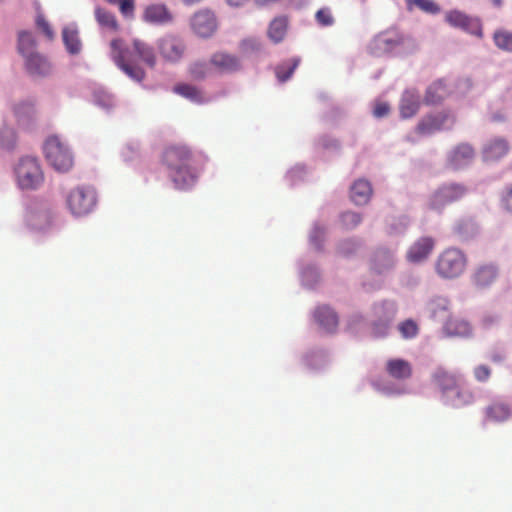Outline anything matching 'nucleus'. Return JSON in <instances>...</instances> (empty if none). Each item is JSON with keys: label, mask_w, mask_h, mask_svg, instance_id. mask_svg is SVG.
Wrapping results in <instances>:
<instances>
[{"label": "nucleus", "mask_w": 512, "mask_h": 512, "mask_svg": "<svg viewBox=\"0 0 512 512\" xmlns=\"http://www.w3.org/2000/svg\"><path fill=\"white\" fill-rule=\"evenodd\" d=\"M405 37L396 29H389L379 33L369 45L370 52L374 56H382L392 53L402 47Z\"/></svg>", "instance_id": "0eeeda50"}, {"label": "nucleus", "mask_w": 512, "mask_h": 512, "mask_svg": "<svg viewBox=\"0 0 512 512\" xmlns=\"http://www.w3.org/2000/svg\"><path fill=\"white\" fill-rule=\"evenodd\" d=\"M445 20L452 27L460 28L470 34L482 37V25L478 18L468 16L458 10H451L446 13Z\"/></svg>", "instance_id": "f8f14e48"}, {"label": "nucleus", "mask_w": 512, "mask_h": 512, "mask_svg": "<svg viewBox=\"0 0 512 512\" xmlns=\"http://www.w3.org/2000/svg\"><path fill=\"white\" fill-rule=\"evenodd\" d=\"M447 331L452 335L468 336L471 333V327L468 322L463 320H451L446 325Z\"/></svg>", "instance_id": "58836bf2"}, {"label": "nucleus", "mask_w": 512, "mask_h": 512, "mask_svg": "<svg viewBox=\"0 0 512 512\" xmlns=\"http://www.w3.org/2000/svg\"><path fill=\"white\" fill-rule=\"evenodd\" d=\"M316 21L319 25L327 27L334 24V17L329 8H321L315 14Z\"/></svg>", "instance_id": "c03bdc74"}, {"label": "nucleus", "mask_w": 512, "mask_h": 512, "mask_svg": "<svg viewBox=\"0 0 512 512\" xmlns=\"http://www.w3.org/2000/svg\"><path fill=\"white\" fill-rule=\"evenodd\" d=\"M503 205L512 212V185L506 190L502 198Z\"/></svg>", "instance_id": "603ef678"}, {"label": "nucleus", "mask_w": 512, "mask_h": 512, "mask_svg": "<svg viewBox=\"0 0 512 512\" xmlns=\"http://www.w3.org/2000/svg\"><path fill=\"white\" fill-rule=\"evenodd\" d=\"M348 252H349V251H346V250H344V249H343V253H344V254H348Z\"/></svg>", "instance_id": "052dcab7"}, {"label": "nucleus", "mask_w": 512, "mask_h": 512, "mask_svg": "<svg viewBox=\"0 0 512 512\" xmlns=\"http://www.w3.org/2000/svg\"><path fill=\"white\" fill-rule=\"evenodd\" d=\"M18 186L22 190H36L44 182V173L35 157H23L15 167Z\"/></svg>", "instance_id": "7ed1b4c3"}, {"label": "nucleus", "mask_w": 512, "mask_h": 512, "mask_svg": "<svg viewBox=\"0 0 512 512\" xmlns=\"http://www.w3.org/2000/svg\"><path fill=\"white\" fill-rule=\"evenodd\" d=\"M106 2H108L109 4H112L115 2V0H105Z\"/></svg>", "instance_id": "bf43d9fd"}, {"label": "nucleus", "mask_w": 512, "mask_h": 512, "mask_svg": "<svg viewBox=\"0 0 512 512\" xmlns=\"http://www.w3.org/2000/svg\"><path fill=\"white\" fill-rule=\"evenodd\" d=\"M44 152L49 164L57 171L66 172L73 166V156L68 146L57 136L46 140Z\"/></svg>", "instance_id": "20e7f679"}, {"label": "nucleus", "mask_w": 512, "mask_h": 512, "mask_svg": "<svg viewBox=\"0 0 512 512\" xmlns=\"http://www.w3.org/2000/svg\"><path fill=\"white\" fill-rule=\"evenodd\" d=\"M142 19L146 23L165 25L173 21V15L164 4H150L144 9Z\"/></svg>", "instance_id": "a211bd4d"}, {"label": "nucleus", "mask_w": 512, "mask_h": 512, "mask_svg": "<svg viewBox=\"0 0 512 512\" xmlns=\"http://www.w3.org/2000/svg\"><path fill=\"white\" fill-rule=\"evenodd\" d=\"M466 194V188L459 184H447L441 186L434 192L430 199V208L436 211H441L447 205H450Z\"/></svg>", "instance_id": "1a4fd4ad"}, {"label": "nucleus", "mask_w": 512, "mask_h": 512, "mask_svg": "<svg viewBox=\"0 0 512 512\" xmlns=\"http://www.w3.org/2000/svg\"><path fill=\"white\" fill-rule=\"evenodd\" d=\"M300 61L301 60L299 57H293V58L286 60V61L282 62L281 64H279L275 68V74H276V77L278 78V80L280 82L287 81L292 76L294 70L297 68Z\"/></svg>", "instance_id": "473e14b6"}, {"label": "nucleus", "mask_w": 512, "mask_h": 512, "mask_svg": "<svg viewBox=\"0 0 512 512\" xmlns=\"http://www.w3.org/2000/svg\"><path fill=\"white\" fill-rule=\"evenodd\" d=\"M14 114L20 124L28 123L35 114L34 105L31 102H21L14 107Z\"/></svg>", "instance_id": "f704fd0d"}, {"label": "nucleus", "mask_w": 512, "mask_h": 512, "mask_svg": "<svg viewBox=\"0 0 512 512\" xmlns=\"http://www.w3.org/2000/svg\"><path fill=\"white\" fill-rule=\"evenodd\" d=\"M449 119L450 115L445 112L435 115H427L418 122L415 129L416 133L422 136L431 135L444 128Z\"/></svg>", "instance_id": "f3484780"}, {"label": "nucleus", "mask_w": 512, "mask_h": 512, "mask_svg": "<svg viewBox=\"0 0 512 512\" xmlns=\"http://www.w3.org/2000/svg\"><path fill=\"white\" fill-rule=\"evenodd\" d=\"M192 157L190 148L184 144H171L163 150L161 161L178 189H186L196 180L191 167Z\"/></svg>", "instance_id": "f257e3e1"}, {"label": "nucleus", "mask_w": 512, "mask_h": 512, "mask_svg": "<svg viewBox=\"0 0 512 512\" xmlns=\"http://www.w3.org/2000/svg\"><path fill=\"white\" fill-rule=\"evenodd\" d=\"M508 151V142L503 138H495L484 147L483 157L486 161H496L505 156Z\"/></svg>", "instance_id": "5701e85b"}, {"label": "nucleus", "mask_w": 512, "mask_h": 512, "mask_svg": "<svg viewBox=\"0 0 512 512\" xmlns=\"http://www.w3.org/2000/svg\"><path fill=\"white\" fill-rule=\"evenodd\" d=\"M498 274V268L494 264H480L474 268L470 279L477 289H485L496 281Z\"/></svg>", "instance_id": "2eb2a0df"}, {"label": "nucleus", "mask_w": 512, "mask_h": 512, "mask_svg": "<svg viewBox=\"0 0 512 512\" xmlns=\"http://www.w3.org/2000/svg\"><path fill=\"white\" fill-rule=\"evenodd\" d=\"M247 1L248 0H227L229 5H231V6H240V5H243Z\"/></svg>", "instance_id": "5fc2aeb1"}, {"label": "nucleus", "mask_w": 512, "mask_h": 512, "mask_svg": "<svg viewBox=\"0 0 512 512\" xmlns=\"http://www.w3.org/2000/svg\"><path fill=\"white\" fill-rule=\"evenodd\" d=\"M374 269L382 272L384 269L392 267L394 260L393 255L389 251H380L375 255Z\"/></svg>", "instance_id": "a19ab883"}, {"label": "nucleus", "mask_w": 512, "mask_h": 512, "mask_svg": "<svg viewBox=\"0 0 512 512\" xmlns=\"http://www.w3.org/2000/svg\"><path fill=\"white\" fill-rule=\"evenodd\" d=\"M490 359L495 363H501L504 360V355L500 352L491 354Z\"/></svg>", "instance_id": "864d4df0"}, {"label": "nucleus", "mask_w": 512, "mask_h": 512, "mask_svg": "<svg viewBox=\"0 0 512 512\" xmlns=\"http://www.w3.org/2000/svg\"><path fill=\"white\" fill-rule=\"evenodd\" d=\"M25 67L32 76H46L51 71L50 63L37 52L25 58Z\"/></svg>", "instance_id": "aec40b11"}, {"label": "nucleus", "mask_w": 512, "mask_h": 512, "mask_svg": "<svg viewBox=\"0 0 512 512\" xmlns=\"http://www.w3.org/2000/svg\"><path fill=\"white\" fill-rule=\"evenodd\" d=\"M375 320L372 324L374 336L381 337L387 334L388 328L396 315V306L390 302L376 304L373 307Z\"/></svg>", "instance_id": "9d476101"}, {"label": "nucleus", "mask_w": 512, "mask_h": 512, "mask_svg": "<svg viewBox=\"0 0 512 512\" xmlns=\"http://www.w3.org/2000/svg\"><path fill=\"white\" fill-rule=\"evenodd\" d=\"M191 28L200 37L212 36L217 29V20L214 13L209 10L196 12L191 18Z\"/></svg>", "instance_id": "ddd939ff"}, {"label": "nucleus", "mask_w": 512, "mask_h": 512, "mask_svg": "<svg viewBox=\"0 0 512 512\" xmlns=\"http://www.w3.org/2000/svg\"><path fill=\"white\" fill-rule=\"evenodd\" d=\"M112 5H117L120 14L126 19H133L135 17L136 0H115Z\"/></svg>", "instance_id": "ea45409f"}, {"label": "nucleus", "mask_w": 512, "mask_h": 512, "mask_svg": "<svg viewBox=\"0 0 512 512\" xmlns=\"http://www.w3.org/2000/svg\"><path fill=\"white\" fill-rule=\"evenodd\" d=\"M133 47L139 58L142 59L148 66L154 67L156 64V57L153 48L140 40L133 41Z\"/></svg>", "instance_id": "72a5a7b5"}, {"label": "nucleus", "mask_w": 512, "mask_h": 512, "mask_svg": "<svg viewBox=\"0 0 512 512\" xmlns=\"http://www.w3.org/2000/svg\"><path fill=\"white\" fill-rule=\"evenodd\" d=\"M16 140V133L12 128L5 127L0 131V145L4 149L14 148Z\"/></svg>", "instance_id": "37998d69"}, {"label": "nucleus", "mask_w": 512, "mask_h": 512, "mask_svg": "<svg viewBox=\"0 0 512 512\" xmlns=\"http://www.w3.org/2000/svg\"><path fill=\"white\" fill-rule=\"evenodd\" d=\"M371 195L372 187L366 180L359 179L351 186L350 198L356 205H364L368 203Z\"/></svg>", "instance_id": "b1692460"}, {"label": "nucleus", "mask_w": 512, "mask_h": 512, "mask_svg": "<svg viewBox=\"0 0 512 512\" xmlns=\"http://www.w3.org/2000/svg\"><path fill=\"white\" fill-rule=\"evenodd\" d=\"M289 20L286 16L274 18L268 27V37L274 43L283 41L288 30Z\"/></svg>", "instance_id": "bb28decb"}, {"label": "nucleus", "mask_w": 512, "mask_h": 512, "mask_svg": "<svg viewBox=\"0 0 512 512\" xmlns=\"http://www.w3.org/2000/svg\"><path fill=\"white\" fill-rule=\"evenodd\" d=\"M467 266L466 255L458 248L444 249L434 263L435 272L442 279H455Z\"/></svg>", "instance_id": "f03ea898"}, {"label": "nucleus", "mask_w": 512, "mask_h": 512, "mask_svg": "<svg viewBox=\"0 0 512 512\" xmlns=\"http://www.w3.org/2000/svg\"><path fill=\"white\" fill-rule=\"evenodd\" d=\"M248 44L254 45V44H256V42L252 41V40H246L243 42V45H248Z\"/></svg>", "instance_id": "13d9d810"}, {"label": "nucleus", "mask_w": 512, "mask_h": 512, "mask_svg": "<svg viewBox=\"0 0 512 512\" xmlns=\"http://www.w3.org/2000/svg\"><path fill=\"white\" fill-rule=\"evenodd\" d=\"M431 382L445 400L450 393L459 387L461 378L458 374L444 367H437L431 374Z\"/></svg>", "instance_id": "9b49d317"}, {"label": "nucleus", "mask_w": 512, "mask_h": 512, "mask_svg": "<svg viewBox=\"0 0 512 512\" xmlns=\"http://www.w3.org/2000/svg\"><path fill=\"white\" fill-rule=\"evenodd\" d=\"M173 92L190 100L194 103H202L204 101L203 94L199 88L187 83H179L173 87Z\"/></svg>", "instance_id": "c756f323"}, {"label": "nucleus", "mask_w": 512, "mask_h": 512, "mask_svg": "<svg viewBox=\"0 0 512 512\" xmlns=\"http://www.w3.org/2000/svg\"><path fill=\"white\" fill-rule=\"evenodd\" d=\"M454 230L457 234L462 235L463 234V223L460 222L455 225Z\"/></svg>", "instance_id": "6e6d98bb"}, {"label": "nucleus", "mask_w": 512, "mask_h": 512, "mask_svg": "<svg viewBox=\"0 0 512 512\" xmlns=\"http://www.w3.org/2000/svg\"><path fill=\"white\" fill-rule=\"evenodd\" d=\"M361 220V216L355 212L348 211L341 215V223L346 229H352L356 227L361 222Z\"/></svg>", "instance_id": "a18cd8bd"}, {"label": "nucleus", "mask_w": 512, "mask_h": 512, "mask_svg": "<svg viewBox=\"0 0 512 512\" xmlns=\"http://www.w3.org/2000/svg\"><path fill=\"white\" fill-rule=\"evenodd\" d=\"M110 47L111 57L115 64L130 78L142 81L145 77V72L142 68L132 63L130 52L125 47L124 41L120 38L113 39Z\"/></svg>", "instance_id": "39448f33"}, {"label": "nucleus", "mask_w": 512, "mask_h": 512, "mask_svg": "<svg viewBox=\"0 0 512 512\" xmlns=\"http://www.w3.org/2000/svg\"><path fill=\"white\" fill-rule=\"evenodd\" d=\"M510 415V408L502 402H494L485 409L486 419L492 422L506 421Z\"/></svg>", "instance_id": "cd10ccee"}, {"label": "nucleus", "mask_w": 512, "mask_h": 512, "mask_svg": "<svg viewBox=\"0 0 512 512\" xmlns=\"http://www.w3.org/2000/svg\"><path fill=\"white\" fill-rule=\"evenodd\" d=\"M36 24L39 29L47 36L48 39L53 38V31L49 26L48 22L45 20L44 16L41 14L37 15Z\"/></svg>", "instance_id": "09e8293b"}, {"label": "nucleus", "mask_w": 512, "mask_h": 512, "mask_svg": "<svg viewBox=\"0 0 512 512\" xmlns=\"http://www.w3.org/2000/svg\"><path fill=\"white\" fill-rule=\"evenodd\" d=\"M212 70L213 68L210 65V61H195L189 66V74L195 80L205 79Z\"/></svg>", "instance_id": "e433bc0d"}, {"label": "nucleus", "mask_w": 512, "mask_h": 512, "mask_svg": "<svg viewBox=\"0 0 512 512\" xmlns=\"http://www.w3.org/2000/svg\"><path fill=\"white\" fill-rule=\"evenodd\" d=\"M452 393L453 395H449L445 399V402L454 408H462L474 402L473 392L467 388H464L461 382L459 383V387Z\"/></svg>", "instance_id": "a878e982"}, {"label": "nucleus", "mask_w": 512, "mask_h": 512, "mask_svg": "<svg viewBox=\"0 0 512 512\" xmlns=\"http://www.w3.org/2000/svg\"><path fill=\"white\" fill-rule=\"evenodd\" d=\"M386 371L393 379L406 380L412 375V366L404 359H390L386 363Z\"/></svg>", "instance_id": "412c9836"}, {"label": "nucleus", "mask_w": 512, "mask_h": 512, "mask_svg": "<svg viewBox=\"0 0 512 512\" xmlns=\"http://www.w3.org/2000/svg\"><path fill=\"white\" fill-rule=\"evenodd\" d=\"M35 39L31 32L21 31L18 34V51L24 57L27 58L29 55L36 53L35 50Z\"/></svg>", "instance_id": "2f4dec72"}, {"label": "nucleus", "mask_w": 512, "mask_h": 512, "mask_svg": "<svg viewBox=\"0 0 512 512\" xmlns=\"http://www.w3.org/2000/svg\"><path fill=\"white\" fill-rule=\"evenodd\" d=\"M492 3L497 6V7H500L501 4H502V0H492Z\"/></svg>", "instance_id": "4d7b16f0"}, {"label": "nucleus", "mask_w": 512, "mask_h": 512, "mask_svg": "<svg viewBox=\"0 0 512 512\" xmlns=\"http://www.w3.org/2000/svg\"><path fill=\"white\" fill-rule=\"evenodd\" d=\"M399 331L404 338H413L418 334V326L412 320H406L399 325Z\"/></svg>", "instance_id": "49530a36"}, {"label": "nucleus", "mask_w": 512, "mask_h": 512, "mask_svg": "<svg viewBox=\"0 0 512 512\" xmlns=\"http://www.w3.org/2000/svg\"><path fill=\"white\" fill-rule=\"evenodd\" d=\"M474 158V150L468 144H460L451 152L449 163L454 169L469 164Z\"/></svg>", "instance_id": "4be33fe9"}, {"label": "nucleus", "mask_w": 512, "mask_h": 512, "mask_svg": "<svg viewBox=\"0 0 512 512\" xmlns=\"http://www.w3.org/2000/svg\"><path fill=\"white\" fill-rule=\"evenodd\" d=\"M210 65L218 73H233L241 68V63L237 56L222 51L212 54Z\"/></svg>", "instance_id": "dca6fc26"}, {"label": "nucleus", "mask_w": 512, "mask_h": 512, "mask_svg": "<svg viewBox=\"0 0 512 512\" xmlns=\"http://www.w3.org/2000/svg\"><path fill=\"white\" fill-rule=\"evenodd\" d=\"M408 6L410 9L412 6H416L420 10L430 14H436L440 11L439 6L432 0H408Z\"/></svg>", "instance_id": "79ce46f5"}, {"label": "nucleus", "mask_w": 512, "mask_h": 512, "mask_svg": "<svg viewBox=\"0 0 512 512\" xmlns=\"http://www.w3.org/2000/svg\"><path fill=\"white\" fill-rule=\"evenodd\" d=\"M446 96V89L442 82L432 84L426 91L425 102L427 104H437Z\"/></svg>", "instance_id": "c9c22d12"}, {"label": "nucleus", "mask_w": 512, "mask_h": 512, "mask_svg": "<svg viewBox=\"0 0 512 512\" xmlns=\"http://www.w3.org/2000/svg\"><path fill=\"white\" fill-rule=\"evenodd\" d=\"M493 40L499 49L512 52V32L504 29L497 30L493 35Z\"/></svg>", "instance_id": "4c0bfd02"}, {"label": "nucleus", "mask_w": 512, "mask_h": 512, "mask_svg": "<svg viewBox=\"0 0 512 512\" xmlns=\"http://www.w3.org/2000/svg\"><path fill=\"white\" fill-rule=\"evenodd\" d=\"M436 241L431 236L418 238L408 249L406 258L409 262L420 263L425 261L435 248Z\"/></svg>", "instance_id": "4468645a"}, {"label": "nucleus", "mask_w": 512, "mask_h": 512, "mask_svg": "<svg viewBox=\"0 0 512 512\" xmlns=\"http://www.w3.org/2000/svg\"><path fill=\"white\" fill-rule=\"evenodd\" d=\"M473 375L478 382H486L491 376V369L487 365L481 364L474 368Z\"/></svg>", "instance_id": "de8ad7c7"}, {"label": "nucleus", "mask_w": 512, "mask_h": 512, "mask_svg": "<svg viewBox=\"0 0 512 512\" xmlns=\"http://www.w3.org/2000/svg\"><path fill=\"white\" fill-rule=\"evenodd\" d=\"M67 206L71 213L76 216L89 214L96 206V193L94 189L86 186L74 188L67 196Z\"/></svg>", "instance_id": "423d86ee"}, {"label": "nucleus", "mask_w": 512, "mask_h": 512, "mask_svg": "<svg viewBox=\"0 0 512 512\" xmlns=\"http://www.w3.org/2000/svg\"><path fill=\"white\" fill-rule=\"evenodd\" d=\"M95 18L97 23L103 28L113 32H117L120 29L116 16L104 8L97 7L95 9Z\"/></svg>", "instance_id": "c85d7f7f"}, {"label": "nucleus", "mask_w": 512, "mask_h": 512, "mask_svg": "<svg viewBox=\"0 0 512 512\" xmlns=\"http://www.w3.org/2000/svg\"><path fill=\"white\" fill-rule=\"evenodd\" d=\"M63 42L70 54H78L81 51V41L78 31L73 28L66 27L62 31Z\"/></svg>", "instance_id": "7c9ffc66"}, {"label": "nucleus", "mask_w": 512, "mask_h": 512, "mask_svg": "<svg viewBox=\"0 0 512 512\" xmlns=\"http://www.w3.org/2000/svg\"><path fill=\"white\" fill-rule=\"evenodd\" d=\"M420 108V95L414 90H407L403 93L399 110L402 118L413 117Z\"/></svg>", "instance_id": "6ab92c4d"}, {"label": "nucleus", "mask_w": 512, "mask_h": 512, "mask_svg": "<svg viewBox=\"0 0 512 512\" xmlns=\"http://www.w3.org/2000/svg\"><path fill=\"white\" fill-rule=\"evenodd\" d=\"M389 111H390L389 105L387 103L381 102V103L376 104L373 114L375 117L381 118V117L388 115Z\"/></svg>", "instance_id": "3c124183"}, {"label": "nucleus", "mask_w": 512, "mask_h": 512, "mask_svg": "<svg viewBox=\"0 0 512 512\" xmlns=\"http://www.w3.org/2000/svg\"><path fill=\"white\" fill-rule=\"evenodd\" d=\"M324 234L325 231L321 227L316 226L313 229L312 234L310 236V240L317 248H320V241L323 238Z\"/></svg>", "instance_id": "8fccbe9b"}, {"label": "nucleus", "mask_w": 512, "mask_h": 512, "mask_svg": "<svg viewBox=\"0 0 512 512\" xmlns=\"http://www.w3.org/2000/svg\"><path fill=\"white\" fill-rule=\"evenodd\" d=\"M315 320L326 331L332 332L338 325L336 313L328 306H319L314 313Z\"/></svg>", "instance_id": "393cba45"}, {"label": "nucleus", "mask_w": 512, "mask_h": 512, "mask_svg": "<svg viewBox=\"0 0 512 512\" xmlns=\"http://www.w3.org/2000/svg\"><path fill=\"white\" fill-rule=\"evenodd\" d=\"M157 48L161 57L170 63H178L181 61L186 52L184 40L170 33L158 39Z\"/></svg>", "instance_id": "6e6552de"}]
</instances>
